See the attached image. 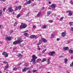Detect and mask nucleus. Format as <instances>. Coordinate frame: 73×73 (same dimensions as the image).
I'll return each instance as SVG.
<instances>
[{
	"label": "nucleus",
	"instance_id": "nucleus-51",
	"mask_svg": "<svg viewBox=\"0 0 73 73\" xmlns=\"http://www.w3.org/2000/svg\"><path fill=\"white\" fill-rule=\"evenodd\" d=\"M30 14V13H28L27 14V16H29V14Z\"/></svg>",
	"mask_w": 73,
	"mask_h": 73
},
{
	"label": "nucleus",
	"instance_id": "nucleus-19",
	"mask_svg": "<svg viewBox=\"0 0 73 73\" xmlns=\"http://www.w3.org/2000/svg\"><path fill=\"white\" fill-rule=\"evenodd\" d=\"M68 59L67 58H66L64 59V63L65 64H66L67 62H68Z\"/></svg>",
	"mask_w": 73,
	"mask_h": 73
},
{
	"label": "nucleus",
	"instance_id": "nucleus-26",
	"mask_svg": "<svg viewBox=\"0 0 73 73\" xmlns=\"http://www.w3.org/2000/svg\"><path fill=\"white\" fill-rule=\"evenodd\" d=\"M5 54H6V52H4L2 53V55H3V56H5Z\"/></svg>",
	"mask_w": 73,
	"mask_h": 73
},
{
	"label": "nucleus",
	"instance_id": "nucleus-9",
	"mask_svg": "<svg viewBox=\"0 0 73 73\" xmlns=\"http://www.w3.org/2000/svg\"><path fill=\"white\" fill-rule=\"evenodd\" d=\"M29 69L28 68H25L22 70V72H26V71H27Z\"/></svg>",
	"mask_w": 73,
	"mask_h": 73
},
{
	"label": "nucleus",
	"instance_id": "nucleus-16",
	"mask_svg": "<svg viewBox=\"0 0 73 73\" xmlns=\"http://www.w3.org/2000/svg\"><path fill=\"white\" fill-rule=\"evenodd\" d=\"M41 12H39L38 14H37L36 16L37 17H39L41 15Z\"/></svg>",
	"mask_w": 73,
	"mask_h": 73
},
{
	"label": "nucleus",
	"instance_id": "nucleus-35",
	"mask_svg": "<svg viewBox=\"0 0 73 73\" xmlns=\"http://www.w3.org/2000/svg\"><path fill=\"white\" fill-rule=\"evenodd\" d=\"M50 13H51V12H50V11H48V12L47 13V14H48V15H49Z\"/></svg>",
	"mask_w": 73,
	"mask_h": 73
},
{
	"label": "nucleus",
	"instance_id": "nucleus-27",
	"mask_svg": "<svg viewBox=\"0 0 73 73\" xmlns=\"http://www.w3.org/2000/svg\"><path fill=\"white\" fill-rule=\"evenodd\" d=\"M48 22L50 23H53V20H50L48 21Z\"/></svg>",
	"mask_w": 73,
	"mask_h": 73
},
{
	"label": "nucleus",
	"instance_id": "nucleus-49",
	"mask_svg": "<svg viewBox=\"0 0 73 73\" xmlns=\"http://www.w3.org/2000/svg\"><path fill=\"white\" fill-rule=\"evenodd\" d=\"M6 0H0V1H5Z\"/></svg>",
	"mask_w": 73,
	"mask_h": 73
},
{
	"label": "nucleus",
	"instance_id": "nucleus-5",
	"mask_svg": "<svg viewBox=\"0 0 73 73\" xmlns=\"http://www.w3.org/2000/svg\"><path fill=\"white\" fill-rule=\"evenodd\" d=\"M9 11V12L11 13L13 11V9H12V7H9L8 9Z\"/></svg>",
	"mask_w": 73,
	"mask_h": 73
},
{
	"label": "nucleus",
	"instance_id": "nucleus-36",
	"mask_svg": "<svg viewBox=\"0 0 73 73\" xmlns=\"http://www.w3.org/2000/svg\"><path fill=\"white\" fill-rule=\"evenodd\" d=\"M24 36H27V33H25V34H24Z\"/></svg>",
	"mask_w": 73,
	"mask_h": 73
},
{
	"label": "nucleus",
	"instance_id": "nucleus-13",
	"mask_svg": "<svg viewBox=\"0 0 73 73\" xmlns=\"http://www.w3.org/2000/svg\"><path fill=\"white\" fill-rule=\"evenodd\" d=\"M51 7L52 8H55L56 7V5L55 4H52L51 5Z\"/></svg>",
	"mask_w": 73,
	"mask_h": 73
},
{
	"label": "nucleus",
	"instance_id": "nucleus-23",
	"mask_svg": "<svg viewBox=\"0 0 73 73\" xmlns=\"http://www.w3.org/2000/svg\"><path fill=\"white\" fill-rule=\"evenodd\" d=\"M69 24L70 26H72V24H73V22H69Z\"/></svg>",
	"mask_w": 73,
	"mask_h": 73
},
{
	"label": "nucleus",
	"instance_id": "nucleus-29",
	"mask_svg": "<svg viewBox=\"0 0 73 73\" xmlns=\"http://www.w3.org/2000/svg\"><path fill=\"white\" fill-rule=\"evenodd\" d=\"M17 24V23L16 22H15L14 24V27H15V26H16Z\"/></svg>",
	"mask_w": 73,
	"mask_h": 73
},
{
	"label": "nucleus",
	"instance_id": "nucleus-2",
	"mask_svg": "<svg viewBox=\"0 0 73 73\" xmlns=\"http://www.w3.org/2000/svg\"><path fill=\"white\" fill-rule=\"evenodd\" d=\"M21 40V38H18L17 40L13 42V45H17V43L18 44H19V43H21V42L24 41V40Z\"/></svg>",
	"mask_w": 73,
	"mask_h": 73
},
{
	"label": "nucleus",
	"instance_id": "nucleus-50",
	"mask_svg": "<svg viewBox=\"0 0 73 73\" xmlns=\"http://www.w3.org/2000/svg\"><path fill=\"white\" fill-rule=\"evenodd\" d=\"M28 32V30L26 31H24V32Z\"/></svg>",
	"mask_w": 73,
	"mask_h": 73
},
{
	"label": "nucleus",
	"instance_id": "nucleus-25",
	"mask_svg": "<svg viewBox=\"0 0 73 73\" xmlns=\"http://www.w3.org/2000/svg\"><path fill=\"white\" fill-rule=\"evenodd\" d=\"M48 27V26L47 25H43V29H45L46 27Z\"/></svg>",
	"mask_w": 73,
	"mask_h": 73
},
{
	"label": "nucleus",
	"instance_id": "nucleus-54",
	"mask_svg": "<svg viewBox=\"0 0 73 73\" xmlns=\"http://www.w3.org/2000/svg\"><path fill=\"white\" fill-rule=\"evenodd\" d=\"M50 62H49V61H48V63H47V64H50Z\"/></svg>",
	"mask_w": 73,
	"mask_h": 73
},
{
	"label": "nucleus",
	"instance_id": "nucleus-18",
	"mask_svg": "<svg viewBox=\"0 0 73 73\" xmlns=\"http://www.w3.org/2000/svg\"><path fill=\"white\" fill-rule=\"evenodd\" d=\"M17 56L18 57H22L23 55L21 54H19L17 55Z\"/></svg>",
	"mask_w": 73,
	"mask_h": 73
},
{
	"label": "nucleus",
	"instance_id": "nucleus-63",
	"mask_svg": "<svg viewBox=\"0 0 73 73\" xmlns=\"http://www.w3.org/2000/svg\"><path fill=\"white\" fill-rule=\"evenodd\" d=\"M18 65H21V64H20V63H19Z\"/></svg>",
	"mask_w": 73,
	"mask_h": 73
},
{
	"label": "nucleus",
	"instance_id": "nucleus-55",
	"mask_svg": "<svg viewBox=\"0 0 73 73\" xmlns=\"http://www.w3.org/2000/svg\"><path fill=\"white\" fill-rule=\"evenodd\" d=\"M16 49H17V48L16 47H15L13 48V50H16Z\"/></svg>",
	"mask_w": 73,
	"mask_h": 73
},
{
	"label": "nucleus",
	"instance_id": "nucleus-56",
	"mask_svg": "<svg viewBox=\"0 0 73 73\" xmlns=\"http://www.w3.org/2000/svg\"><path fill=\"white\" fill-rule=\"evenodd\" d=\"M66 13H69V11H66Z\"/></svg>",
	"mask_w": 73,
	"mask_h": 73
},
{
	"label": "nucleus",
	"instance_id": "nucleus-59",
	"mask_svg": "<svg viewBox=\"0 0 73 73\" xmlns=\"http://www.w3.org/2000/svg\"><path fill=\"white\" fill-rule=\"evenodd\" d=\"M16 70H18L19 69V67H17V68H16Z\"/></svg>",
	"mask_w": 73,
	"mask_h": 73
},
{
	"label": "nucleus",
	"instance_id": "nucleus-33",
	"mask_svg": "<svg viewBox=\"0 0 73 73\" xmlns=\"http://www.w3.org/2000/svg\"><path fill=\"white\" fill-rule=\"evenodd\" d=\"M6 10V8H4L3 10V11L4 12H5V11Z\"/></svg>",
	"mask_w": 73,
	"mask_h": 73
},
{
	"label": "nucleus",
	"instance_id": "nucleus-6",
	"mask_svg": "<svg viewBox=\"0 0 73 73\" xmlns=\"http://www.w3.org/2000/svg\"><path fill=\"white\" fill-rule=\"evenodd\" d=\"M55 52L52 51V52H50L48 53V55L49 56H54V54L55 53Z\"/></svg>",
	"mask_w": 73,
	"mask_h": 73
},
{
	"label": "nucleus",
	"instance_id": "nucleus-57",
	"mask_svg": "<svg viewBox=\"0 0 73 73\" xmlns=\"http://www.w3.org/2000/svg\"><path fill=\"white\" fill-rule=\"evenodd\" d=\"M15 14V12H13L11 14L12 15H14Z\"/></svg>",
	"mask_w": 73,
	"mask_h": 73
},
{
	"label": "nucleus",
	"instance_id": "nucleus-53",
	"mask_svg": "<svg viewBox=\"0 0 73 73\" xmlns=\"http://www.w3.org/2000/svg\"><path fill=\"white\" fill-rule=\"evenodd\" d=\"M56 40H57V41H59V40H60V38H57L56 39Z\"/></svg>",
	"mask_w": 73,
	"mask_h": 73
},
{
	"label": "nucleus",
	"instance_id": "nucleus-42",
	"mask_svg": "<svg viewBox=\"0 0 73 73\" xmlns=\"http://www.w3.org/2000/svg\"><path fill=\"white\" fill-rule=\"evenodd\" d=\"M36 28V26H33V29H35V28Z\"/></svg>",
	"mask_w": 73,
	"mask_h": 73
},
{
	"label": "nucleus",
	"instance_id": "nucleus-58",
	"mask_svg": "<svg viewBox=\"0 0 73 73\" xmlns=\"http://www.w3.org/2000/svg\"><path fill=\"white\" fill-rule=\"evenodd\" d=\"M45 9V7H42V9Z\"/></svg>",
	"mask_w": 73,
	"mask_h": 73
},
{
	"label": "nucleus",
	"instance_id": "nucleus-37",
	"mask_svg": "<svg viewBox=\"0 0 73 73\" xmlns=\"http://www.w3.org/2000/svg\"><path fill=\"white\" fill-rule=\"evenodd\" d=\"M46 50V49H45L43 51H42V53H44V52H45Z\"/></svg>",
	"mask_w": 73,
	"mask_h": 73
},
{
	"label": "nucleus",
	"instance_id": "nucleus-12",
	"mask_svg": "<svg viewBox=\"0 0 73 73\" xmlns=\"http://www.w3.org/2000/svg\"><path fill=\"white\" fill-rule=\"evenodd\" d=\"M64 50H67L69 49V47H64L63 48Z\"/></svg>",
	"mask_w": 73,
	"mask_h": 73
},
{
	"label": "nucleus",
	"instance_id": "nucleus-24",
	"mask_svg": "<svg viewBox=\"0 0 73 73\" xmlns=\"http://www.w3.org/2000/svg\"><path fill=\"white\" fill-rule=\"evenodd\" d=\"M3 12L2 11V9H0V16H2V13Z\"/></svg>",
	"mask_w": 73,
	"mask_h": 73
},
{
	"label": "nucleus",
	"instance_id": "nucleus-1",
	"mask_svg": "<svg viewBox=\"0 0 73 73\" xmlns=\"http://www.w3.org/2000/svg\"><path fill=\"white\" fill-rule=\"evenodd\" d=\"M32 57L33 58L31 59L30 62H32L33 64H36V59L37 58V57L35 55H33L32 56Z\"/></svg>",
	"mask_w": 73,
	"mask_h": 73
},
{
	"label": "nucleus",
	"instance_id": "nucleus-31",
	"mask_svg": "<svg viewBox=\"0 0 73 73\" xmlns=\"http://www.w3.org/2000/svg\"><path fill=\"white\" fill-rule=\"evenodd\" d=\"M5 57H8V54H6L5 56Z\"/></svg>",
	"mask_w": 73,
	"mask_h": 73
},
{
	"label": "nucleus",
	"instance_id": "nucleus-30",
	"mask_svg": "<svg viewBox=\"0 0 73 73\" xmlns=\"http://www.w3.org/2000/svg\"><path fill=\"white\" fill-rule=\"evenodd\" d=\"M19 9V10H21V6H19L18 7Z\"/></svg>",
	"mask_w": 73,
	"mask_h": 73
},
{
	"label": "nucleus",
	"instance_id": "nucleus-38",
	"mask_svg": "<svg viewBox=\"0 0 73 73\" xmlns=\"http://www.w3.org/2000/svg\"><path fill=\"white\" fill-rule=\"evenodd\" d=\"M13 70H14V71H15V70H16V68H14L13 69Z\"/></svg>",
	"mask_w": 73,
	"mask_h": 73
},
{
	"label": "nucleus",
	"instance_id": "nucleus-4",
	"mask_svg": "<svg viewBox=\"0 0 73 73\" xmlns=\"http://www.w3.org/2000/svg\"><path fill=\"white\" fill-rule=\"evenodd\" d=\"M29 38H35V39H37V38H38V37L37 36V35H32L30 36Z\"/></svg>",
	"mask_w": 73,
	"mask_h": 73
},
{
	"label": "nucleus",
	"instance_id": "nucleus-11",
	"mask_svg": "<svg viewBox=\"0 0 73 73\" xmlns=\"http://www.w3.org/2000/svg\"><path fill=\"white\" fill-rule=\"evenodd\" d=\"M68 16H72L73 15V11H69V13L68 15Z\"/></svg>",
	"mask_w": 73,
	"mask_h": 73
},
{
	"label": "nucleus",
	"instance_id": "nucleus-15",
	"mask_svg": "<svg viewBox=\"0 0 73 73\" xmlns=\"http://www.w3.org/2000/svg\"><path fill=\"white\" fill-rule=\"evenodd\" d=\"M42 40H40L39 41V42L38 43L37 45H39L41 44V42H42Z\"/></svg>",
	"mask_w": 73,
	"mask_h": 73
},
{
	"label": "nucleus",
	"instance_id": "nucleus-21",
	"mask_svg": "<svg viewBox=\"0 0 73 73\" xmlns=\"http://www.w3.org/2000/svg\"><path fill=\"white\" fill-rule=\"evenodd\" d=\"M9 67V65H8V64L7 63V65L5 66V69H8Z\"/></svg>",
	"mask_w": 73,
	"mask_h": 73
},
{
	"label": "nucleus",
	"instance_id": "nucleus-10",
	"mask_svg": "<svg viewBox=\"0 0 73 73\" xmlns=\"http://www.w3.org/2000/svg\"><path fill=\"white\" fill-rule=\"evenodd\" d=\"M32 3V1L31 0H29L28 1L26 2V4L27 5V4H30Z\"/></svg>",
	"mask_w": 73,
	"mask_h": 73
},
{
	"label": "nucleus",
	"instance_id": "nucleus-47",
	"mask_svg": "<svg viewBox=\"0 0 73 73\" xmlns=\"http://www.w3.org/2000/svg\"><path fill=\"white\" fill-rule=\"evenodd\" d=\"M41 50V48H37V50Z\"/></svg>",
	"mask_w": 73,
	"mask_h": 73
},
{
	"label": "nucleus",
	"instance_id": "nucleus-3",
	"mask_svg": "<svg viewBox=\"0 0 73 73\" xmlns=\"http://www.w3.org/2000/svg\"><path fill=\"white\" fill-rule=\"evenodd\" d=\"M27 27V25L24 23H22V25L20 26V29H25Z\"/></svg>",
	"mask_w": 73,
	"mask_h": 73
},
{
	"label": "nucleus",
	"instance_id": "nucleus-22",
	"mask_svg": "<svg viewBox=\"0 0 73 73\" xmlns=\"http://www.w3.org/2000/svg\"><path fill=\"white\" fill-rule=\"evenodd\" d=\"M20 16H21V14H20V13H19L17 15V18H19V17H20Z\"/></svg>",
	"mask_w": 73,
	"mask_h": 73
},
{
	"label": "nucleus",
	"instance_id": "nucleus-46",
	"mask_svg": "<svg viewBox=\"0 0 73 73\" xmlns=\"http://www.w3.org/2000/svg\"><path fill=\"white\" fill-rule=\"evenodd\" d=\"M31 73V71L29 70L27 72V73Z\"/></svg>",
	"mask_w": 73,
	"mask_h": 73
},
{
	"label": "nucleus",
	"instance_id": "nucleus-39",
	"mask_svg": "<svg viewBox=\"0 0 73 73\" xmlns=\"http://www.w3.org/2000/svg\"><path fill=\"white\" fill-rule=\"evenodd\" d=\"M36 72H37V70H34L33 71V73H35Z\"/></svg>",
	"mask_w": 73,
	"mask_h": 73
},
{
	"label": "nucleus",
	"instance_id": "nucleus-45",
	"mask_svg": "<svg viewBox=\"0 0 73 73\" xmlns=\"http://www.w3.org/2000/svg\"><path fill=\"white\" fill-rule=\"evenodd\" d=\"M70 30L71 31H73V27H72L71 28Z\"/></svg>",
	"mask_w": 73,
	"mask_h": 73
},
{
	"label": "nucleus",
	"instance_id": "nucleus-20",
	"mask_svg": "<svg viewBox=\"0 0 73 73\" xmlns=\"http://www.w3.org/2000/svg\"><path fill=\"white\" fill-rule=\"evenodd\" d=\"M46 61V58H44L42 59V60L41 61V62H44L45 61Z\"/></svg>",
	"mask_w": 73,
	"mask_h": 73
},
{
	"label": "nucleus",
	"instance_id": "nucleus-48",
	"mask_svg": "<svg viewBox=\"0 0 73 73\" xmlns=\"http://www.w3.org/2000/svg\"><path fill=\"white\" fill-rule=\"evenodd\" d=\"M50 58H49L48 59V61L50 62Z\"/></svg>",
	"mask_w": 73,
	"mask_h": 73
},
{
	"label": "nucleus",
	"instance_id": "nucleus-17",
	"mask_svg": "<svg viewBox=\"0 0 73 73\" xmlns=\"http://www.w3.org/2000/svg\"><path fill=\"white\" fill-rule=\"evenodd\" d=\"M68 52L69 53H73V50L70 49L68 50Z\"/></svg>",
	"mask_w": 73,
	"mask_h": 73
},
{
	"label": "nucleus",
	"instance_id": "nucleus-62",
	"mask_svg": "<svg viewBox=\"0 0 73 73\" xmlns=\"http://www.w3.org/2000/svg\"><path fill=\"white\" fill-rule=\"evenodd\" d=\"M39 60H40V61H41V59H38Z\"/></svg>",
	"mask_w": 73,
	"mask_h": 73
},
{
	"label": "nucleus",
	"instance_id": "nucleus-60",
	"mask_svg": "<svg viewBox=\"0 0 73 73\" xmlns=\"http://www.w3.org/2000/svg\"><path fill=\"white\" fill-rule=\"evenodd\" d=\"M60 58H61L62 57H63V56H60Z\"/></svg>",
	"mask_w": 73,
	"mask_h": 73
},
{
	"label": "nucleus",
	"instance_id": "nucleus-28",
	"mask_svg": "<svg viewBox=\"0 0 73 73\" xmlns=\"http://www.w3.org/2000/svg\"><path fill=\"white\" fill-rule=\"evenodd\" d=\"M18 9H19V7H16V8L15 9V11H17Z\"/></svg>",
	"mask_w": 73,
	"mask_h": 73
},
{
	"label": "nucleus",
	"instance_id": "nucleus-64",
	"mask_svg": "<svg viewBox=\"0 0 73 73\" xmlns=\"http://www.w3.org/2000/svg\"><path fill=\"white\" fill-rule=\"evenodd\" d=\"M1 25H0V29L1 28Z\"/></svg>",
	"mask_w": 73,
	"mask_h": 73
},
{
	"label": "nucleus",
	"instance_id": "nucleus-34",
	"mask_svg": "<svg viewBox=\"0 0 73 73\" xmlns=\"http://www.w3.org/2000/svg\"><path fill=\"white\" fill-rule=\"evenodd\" d=\"M13 30H11L10 31V33L11 34V33H13Z\"/></svg>",
	"mask_w": 73,
	"mask_h": 73
},
{
	"label": "nucleus",
	"instance_id": "nucleus-52",
	"mask_svg": "<svg viewBox=\"0 0 73 73\" xmlns=\"http://www.w3.org/2000/svg\"><path fill=\"white\" fill-rule=\"evenodd\" d=\"M42 68V67L41 66L39 68V69H41Z\"/></svg>",
	"mask_w": 73,
	"mask_h": 73
},
{
	"label": "nucleus",
	"instance_id": "nucleus-32",
	"mask_svg": "<svg viewBox=\"0 0 73 73\" xmlns=\"http://www.w3.org/2000/svg\"><path fill=\"white\" fill-rule=\"evenodd\" d=\"M64 17H61L60 18V20H63V19H64Z\"/></svg>",
	"mask_w": 73,
	"mask_h": 73
},
{
	"label": "nucleus",
	"instance_id": "nucleus-14",
	"mask_svg": "<svg viewBox=\"0 0 73 73\" xmlns=\"http://www.w3.org/2000/svg\"><path fill=\"white\" fill-rule=\"evenodd\" d=\"M42 40H43V41L44 42H47V40L45 38H42Z\"/></svg>",
	"mask_w": 73,
	"mask_h": 73
},
{
	"label": "nucleus",
	"instance_id": "nucleus-41",
	"mask_svg": "<svg viewBox=\"0 0 73 73\" xmlns=\"http://www.w3.org/2000/svg\"><path fill=\"white\" fill-rule=\"evenodd\" d=\"M51 37L52 38L53 37H54V35H53V34H52L51 35Z\"/></svg>",
	"mask_w": 73,
	"mask_h": 73
},
{
	"label": "nucleus",
	"instance_id": "nucleus-8",
	"mask_svg": "<svg viewBox=\"0 0 73 73\" xmlns=\"http://www.w3.org/2000/svg\"><path fill=\"white\" fill-rule=\"evenodd\" d=\"M66 31L62 32L61 34L62 37H65V36H66Z\"/></svg>",
	"mask_w": 73,
	"mask_h": 73
},
{
	"label": "nucleus",
	"instance_id": "nucleus-40",
	"mask_svg": "<svg viewBox=\"0 0 73 73\" xmlns=\"http://www.w3.org/2000/svg\"><path fill=\"white\" fill-rule=\"evenodd\" d=\"M70 4H73V2H72V1H70Z\"/></svg>",
	"mask_w": 73,
	"mask_h": 73
},
{
	"label": "nucleus",
	"instance_id": "nucleus-44",
	"mask_svg": "<svg viewBox=\"0 0 73 73\" xmlns=\"http://www.w3.org/2000/svg\"><path fill=\"white\" fill-rule=\"evenodd\" d=\"M3 64H7L8 63L6 62L5 61H3Z\"/></svg>",
	"mask_w": 73,
	"mask_h": 73
},
{
	"label": "nucleus",
	"instance_id": "nucleus-7",
	"mask_svg": "<svg viewBox=\"0 0 73 73\" xmlns=\"http://www.w3.org/2000/svg\"><path fill=\"white\" fill-rule=\"evenodd\" d=\"M6 41H11L12 40V37H6L5 38Z\"/></svg>",
	"mask_w": 73,
	"mask_h": 73
},
{
	"label": "nucleus",
	"instance_id": "nucleus-43",
	"mask_svg": "<svg viewBox=\"0 0 73 73\" xmlns=\"http://www.w3.org/2000/svg\"><path fill=\"white\" fill-rule=\"evenodd\" d=\"M24 44H23L21 45V47H23V46H24Z\"/></svg>",
	"mask_w": 73,
	"mask_h": 73
},
{
	"label": "nucleus",
	"instance_id": "nucleus-61",
	"mask_svg": "<svg viewBox=\"0 0 73 73\" xmlns=\"http://www.w3.org/2000/svg\"><path fill=\"white\" fill-rule=\"evenodd\" d=\"M49 4H51V2H49Z\"/></svg>",
	"mask_w": 73,
	"mask_h": 73
}]
</instances>
